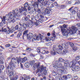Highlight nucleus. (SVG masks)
<instances>
[{"label":"nucleus","mask_w":80,"mask_h":80,"mask_svg":"<svg viewBox=\"0 0 80 80\" xmlns=\"http://www.w3.org/2000/svg\"><path fill=\"white\" fill-rule=\"evenodd\" d=\"M62 49H63V47L60 45H58L57 49L55 45H54L53 46L52 51L51 52V55H55L56 53L55 52L57 53H62V54H66V53H68L67 49H65L63 50H62Z\"/></svg>","instance_id":"obj_1"},{"label":"nucleus","mask_w":80,"mask_h":80,"mask_svg":"<svg viewBox=\"0 0 80 80\" xmlns=\"http://www.w3.org/2000/svg\"><path fill=\"white\" fill-rule=\"evenodd\" d=\"M45 0H38L37 1L35 2L33 1H31V3L32 4V7H38V5L41 3L40 4V6L41 7H47L46 5H45L42 3L44 2Z\"/></svg>","instance_id":"obj_2"},{"label":"nucleus","mask_w":80,"mask_h":80,"mask_svg":"<svg viewBox=\"0 0 80 80\" xmlns=\"http://www.w3.org/2000/svg\"><path fill=\"white\" fill-rule=\"evenodd\" d=\"M18 13V9H16L15 10H13L12 12H11L9 13L8 15L11 18H16V16L18 17H20L21 16V13Z\"/></svg>","instance_id":"obj_3"},{"label":"nucleus","mask_w":80,"mask_h":80,"mask_svg":"<svg viewBox=\"0 0 80 80\" xmlns=\"http://www.w3.org/2000/svg\"><path fill=\"white\" fill-rule=\"evenodd\" d=\"M65 60L63 59L62 58H59L58 59V60H57L55 61V64H53V67H54L55 68H58V67H62V63L60 62H65Z\"/></svg>","instance_id":"obj_4"},{"label":"nucleus","mask_w":80,"mask_h":80,"mask_svg":"<svg viewBox=\"0 0 80 80\" xmlns=\"http://www.w3.org/2000/svg\"><path fill=\"white\" fill-rule=\"evenodd\" d=\"M66 28H67V25L65 24L63 25V26L61 27V31L63 36H65L66 37H68V31H67L66 29H64Z\"/></svg>","instance_id":"obj_5"},{"label":"nucleus","mask_w":80,"mask_h":80,"mask_svg":"<svg viewBox=\"0 0 80 80\" xmlns=\"http://www.w3.org/2000/svg\"><path fill=\"white\" fill-rule=\"evenodd\" d=\"M28 38H36V39L37 40H42V35H41V34H39V35L37 36V35L33 36V34L32 33H30L29 34L28 36Z\"/></svg>","instance_id":"obj_6"},{"label":"nucleus","mask_w":80,"mask_h":80,"mask_svg":"<svg viewBox=\"0 0 80 80\" xmlns=\"http://www.w3.org/2000/svg\"><path fill=\"white\" fill-rule=\"evenodd\" d=\"M17 62L18 64L20 63V62L21 63H23L25 62L26 61V60H27V57H25L24 58H22L20 57H16Z\"/></svg>","instance_id":"obj_7"},{"label":"nucleus","mask_w":80,"mask_h":80,"mask_svg":"<svg viewBox=\"0 0 80 80\" xmlns=\"http://www.w3.org/2000/svg\"><path fill=\"white\" fill-rule=\"evenodd\" d=\"M72 29H70L69 30H68V34H69V33H77V30H78V28H77L76 27H75L74 26H72L71 28Z\"/></svg>","instance_id":"obj_8"},{"label":"nucleus","mask_w":80,"mask_h":80,"mask_svg":"<svg viewBox=\"0 0 80 80\" xmlns=\"http://www.w3.org/2000/svg\"><path fill=\"white\" fill-rule=\"evenodd\" d=\"M11 65H13L14 67H15V63H17V59L15 58H12L11 60V61L9 63Z\"/></svg>","instance_id":"obj_9"},{"label":"nucleus","mask_w":80,"mask_h":80,"mask_svg":"<svg viewBox=\"0 0 80 80\" xmlns=\"http://www.w3.org/2000/svg\"><path fill=\"white\" fill-rule=\"evenodd\" d=\"M71 67L72 68V71H76V72L79 71V70L80 71V68H79L78 66H75L74 65L73 66Z\"/></svg>","instance_id":"obj_10"},{"label":"nucleus","mask_w":80,"mask_h":80,"mask_svg":"<svg viewBox=\"0 0 80 80\" xmlns=\"http://www.w3.org/2000/svg\"><path fill=\"white\" fill-rule=\"evenodd\" d=\"M47 68V67H44L42 66L41 67V68H38V70L36 71V73H38L39 72H40V73H42L44 70L46 69Z\"/></svg>","instance_id":"obj_11"},{"label":"nucleus","mask_w":80,"mask_h":80,"mask_svg":"<svg viewBox=\"0 0 80 80\" xmlns=\"http://www.w3.org/2000/svg\"><path fill=\"white\" fill-rule=\"evenodd\" d=\"M11 29H10V31H9V30H7V28H3V27H2V32H7V33L8 34H9V33H10V32H11L12 31H11Z\"/></svg>","instance_id":"obj_12"},{"label":"nucleus","mask_w":80,"mask_h":80,"mask_svg":"<svg viewBox=\"0 0 80 80\" xmlns=\"http://www.w3.org/2000/svg\"><path fill=\"white\" fill-rule=\"evenodd\" d=\"M15 66L13 64H11L10 63H9V65H8L7 67V69H8V70H13V68H15Z\"/></svg>","instance_id":"obj_13"},{"label":"nucleus","mask_w":80,"mask_h":80,"mask_svg":"<svg viewBox=\"0 0 80 80\" xmlns=\"http://www.w3.org/2000/svg\"><path fill=\"white\" fill-rule=\"evenodd\" d=\"M52 9H50V8L48 9V7H46V9L45 10V12L46 14H48L52 12Z\"/></svg>","instance_id":"obj_14"},{"label":"nucleus","mask_w":80,"mask_h":80,"mask_svg":"<svg viewBox=\"0 0 80 80\" xmlns=\"http://www.w3.org/2000/svg\"><path fill=\"white\" fill-rule=\"evenodd\" d=\"M34 68H41L42 66H40V63L38 62L37 63H35L33 66Z\"/></svg>","instance_id":"obj_15"},{"label":"nucleus","mask_w":80,"mask_h":80,"mask_svg":"<svg viewBox=\"0 0 80 80\" xmlns=\"http://www.w3.org/2000/svg\"><path fill=\"white\" fill-rule=\"evenodd\" d=\"M77 63V61L75 60H73L72 62H71L69 64V66L70 67H73V65H75Z\"/></svg>","instance_id":"obj_16"},{"label":"nucleus","mask_w":80,"mask_h":80,"mask_svg":"<svg viewBox=\"0 0 80 80\" xmlns=\"http://www.w3.org/2000/svg\"><path fill=\"white\" fill-rule=\"evenodd\" d=\"M12 32H15V30H18L19 32V26L18 25H17L15 27V28H12Z\"/></svg>","instance_id":"obj_17"},{"label":"nucleus","mask_w":80,"mask_h":80,"mask_svg":"<svg viewBox=\"0 0 80 80\" xmlns=\"http://www.w3.org/2000/svg\"><path fill=\"white\" fill-rule=\"evenodd\" d=\"M28 30H27L26 31H25L23 32V35L22 37V38L23 39H24V37H25V36H28V34L27 33H28Z\"/></svg>","instance_id":"obj_18"},{"label":"nucleus","mask_w":80,"mask_h":80,"mask_svg":"<svg viewBox=\"0 0 80 80\" xmlns=\"http://www.w3.org/2000/svg\"><path fill=\"white\" fill-rule=\"evenodd\" d=\"M73 7H72L68 10L69 11H70L71 13L72 14V15H74V14H75V13H76V12H75L73 9H72Z\"/></svg>","instance_id":"obj_19"},{"label":"nucleus","mask_w":80,"mask_h":80,"mask_svg":"<svg viewBox=\"0 0 80 80\" xmlns=\"http://www.w3.org/2000/svg\"><path fill=\"white\" fill-rule=\"evenodd\" d=\"M65 66L63 67V65H62V66L60 67H58L56 68H56L57 69H63V70H67V66Z\"/></svg>","instance_id":"obj_20"},{"label":"nucleus","mask_w":80,"mask_h":80,"mask_svg":"<svg viewBox=\"0 0 80 80\" xmlns=\"http://www.w3.org/2000/svg\"><path fill=\"white\" fill-rule=\"evenodd\" d=\"M28 27H29V28H32L33 26L34 25V24L33 23V22H30L29 23H28Z\"/></svg>","instance_id":"obj_21"},{"label":"nucleus","mask_w":80,"mask_h":80,"mask_svg":"<svg viewBox=\"0 0 80 80\" xmlns=\"http://www.w3.org/2000/svg\"><path fill=\"white\" fill-rule=\"evenodd\" d=\"M22 27L25 30H26L27 27H28V26L27 24H26L25 23H22Z\"/></svg>","instance_id":"obj_22"},{"label":"nucleus","mask_w":80,"mask_h":80,"mask_svg":"<svg viewBox=\"0 0 80 80\" xmlns=\"http://www.w3.org/2000/svg\"><path fill=\"white\" fill-rule=\"evenodd\" d=\"M4 68H5V67H4L3 65H0V75H1V73L2 72V70H3Z\"/></svg>","instance_id":"obj_23"},{"label":"nucleus","mask_w":80,"mask_h":80,"mask_svg":"<svg viewBox=\"0 0 80 80\" xmlns=\"http://www.w3.org/2000/svg\"><path fill=\"white\" fill-rule=\"evenodd\" d=\"M26 7H24V8H23V9H20V11L19 12L20 13H22V11H25L27 12V9L26 8Z\"/></svg>","instance_id":"obj_24"},{"label":"nucleus","mask_w":80,"mask_h":80,"mask_svg":"<svg viewBox=\"0 0 80 80\" xmlns=\"http://www.w3.org/2000/svg\"><path fill=\"white\" fill-rule=\"evenodd\" d=\"M35 22H33V23H34V25H35L36 26H38L39 25H40V22H39L38 20L37 21V20H36Z\"/></svg>","instance_id":"obj_25"},{"label":"nucleus","mask_w":80,"mask_h":80,"mask_svg":"<svg viewBox=\"0 0 80 80\" xmlns=\"http://www.w3.org/2000/svg\"><path fill=\"white\" fill-rule=\"evenodd\" d=\"M29 38V41L30 42H33V41H35V40H36V38Z\"/></svg>","instance_id":"obj_26"},{"label":"nucleus","mask_w":80,"mask_h":80,"mask_svg":"<svg viewBox=\"0 0 80 80\" xmlns=\"http://www.w3.org/2000/svg\"><path fill=\"white\" fill-rule=\"evenodd\" d=\"M31 20L32 22H35L36 21L35 17L34 16H32L31 17Z\"/></svg>","instance_id":"obj_27"},{"label":"nucleus","mask_w":80,"mask_h":80,"mask_svg":"<svg viewBox=\"0 0 80 80\" xmlns=\"http://www.w3.org/2000/svg\"><path fill=\"white\" fill-rule=\"evenodd\" d=\"M35 7H33V6H32V8H31V11L32 12V13L34 12L35 10H36V9H35Z\"/></svg>","instance_id":"obj_28"},{"label":"nucleus","mask_w":80,"mask_h":80,"mask_svg":"<svg viewBox=\"0 0 80 80\" xmlns=\"http://www.w3.org/2000/svg\"><path fill=\"white\" fill-rule=\"evenodd\" d=\"M22 30V31L25 30L23 27V26H20L19 28V32H21Z\"/></svg>","instance_id":"obj_29"},{"label":"nucleus","mask_w":80,"mask_h":80,"mask_svg":"<svg viewBox=\"0 0 80 80\" xmlns=\"http://www.w3.org/2000/svg\"><path fill=\"white\" fill-rule=\"evenodd\" d=\"M22 31H20L19 32L17 36V37L18 38H20V37L22 36Z\"/></svg>","instance_id":"obj_30"},{"label":"nucleus","mask_w":80,"mask_h":80,"mask_svg":"<svg viewBox=\"0 0 80 80\" xmlns=\"http://www.w3.org/2000/svg\"><path fill=\"white\" fill-rule=\"evenodd\" d=\"M70 43V42H64V44H62V46L65 45V46H66V47H68V46L69 44Z\"/></svg>","instance_id":"obj_31"},{"label":"nucleus","mask_w":80,"mask_h":80,"mask_svg":"<svg viewBox=\"0 0 80 80\" xmlns=\"http://www.w3.org/2000/svg\"><path fill=\"white\" fill-rule=\"evenodd\" d=\"M59 70L62 73H67V70L65 69H59Z\"/></svg>","instance_id":"obj_32"},{"label":"nucleus","mask_w":80,"mask_h":80,"mask_svg":"<svg viewBox=\"0 0 80 80\" xmlns=\"http://www.w3.org/2000/svg\"><path fill=\"white\" fill-rule=\"evenodd\" d=\"M78 49V47H73L72 48V50H73V52H76Z\"/></svg>","instance_id":"obj_33"},{"label":"nucleus","mask_w":80,"mask_h":80,"mask_svg":"<svg viewBox=\"0 0 80 80\" xmlns=\"http://www.w3.org/2000/svg\"><path fill=\"white\" fill-rule=\"evenodd\" d=\"M61 79L62 80H67V77L66 75L63 76L62 77V78Z\"/></svg>","instance_id":"obj_34"},{"label":"nucleus","mask_w":80,"mask_h":80,"mask_svg":"<svg viewBox=\"0 0 80 80\" xmlns=\"http://www.w3.org/2000/svg\"><path fill=\"white\" fill-rule=\"evenodd\" d=\"M25 66L26 68H28L30 67V64L29 62H26L25 64Z\"/></svg>","instance_id":"obj_35"},{"label":"nucleus","mask_w":80,"mask_h":80,"mask_svg":"<svg viewBox=\"0 0 80 80\" xmlns=\"http://www.w3.org/2000/svg\"><path fill=\"white\" fill-rule=\"evenodd\" d=\"M52 75H53V76H56L57 75V73L54 71H53L52 72Z\"/></svg>","instance_id":"obj_36"},{"label":"nucleus","mask_w":80,"mask_h":80,"mask_svg":"<svg viewBox=\"0 0 80 80\" xmlns=\"http://www.w3.org/2000/svg\"><path fill=\"white\" fill-rule=\"evenodd\" d=\"M36 11L37 12H38V13H41L42 12V11H41V10L40 9L37 8L36 9Z\"/></svg>","instance_id":"obj_37"},{"label":"nucleus","mask_w":80,"mask_h":80,"mask_svg":"<svg viewBox=\"0 0 80 80\" xmlns=\"http://www.w3.org/2000/svg\"><path fill=\"white\" fill-rule=\"evenodd\" d=\"M2 22L4 24H6L7 23V22H6V18H3L2 19Z\"/></svg>","instance_id":"obj_38"},{"label":"nucleus","mask_w":80,"mask_h":80,"mask_svg":"<svg viewBox=\"0 0 80 80\" xmlns=\"http://www.w3.org/2000/svg\"><path fill=\"white\" fill-rule=\"evenodd\" d=\"M58 7H60L61 9H63L65 7V6L64 5H59Z\"/></svg>","instance_id":"obj_39"},{"label":"nucleus","mask_w":80,"mask_h":80,"mask_svg":"<svg viewBox=\"0 0 80 80\" xmlns=\"http://www.w3.org/2000/svg\"><path fill=\"white\" fill-rule=\"evenodd\" d=\"M76 26L77 27V28H78V30H80V23H77L76 24Z\"/></svg>","instance_id":"obj_40"},{"label":"nucleus","mask_w":80,"mask_h":80,"mask_svg":"<svg viewBox=\"0 0 80 80\" xmlns=\"http://www.w3.org/2000/svg\"><path fill=\"white\" fill-rule=\"evenodd\" d=\"M34 64H35V61H34V60L31 61L30 62V65L32 66H33V65H34Z\"/></svg>","instance_id":"obj_41"},{"label":"nucleus","mask_w":80,"mask_h":80,"mask_svg":"<svg viewBox=\"0 0 80 80\" xmlns=\"http://www.w3.org/2000/svg\"><path fill=\"white\" fill-rule=\"evenodd\" d=\"M29 5H28V3L27 2H26L24 4V7H28Z\"/></svg>","instance_id":"obj_42"},{"label":"nucleus","mask_w":80,"mask_h":80,"mask_svg":"<svg viewBox=\"0 0 80 80\" xmlns=\"http://www.w3.org/2000/svg\"><path fill=\"white\" fill-rule=\"evenodd\" d=\"M74 11L76 12V13L78 12V8L75 7L74 8Z\"/></svg>","instance_id":"obj_43"},{"label":"nucleus","mask_w":80,"mask_h":80,"mask_svg":"<svg viewBox=\"0 0 80 80\" xmlns=\"http://www.w3.org/2000/svg\"><path fill=\"white\" fill-rule=\"evenodd\" d=\"M18 76H16L15 78H13L11 79L10 80H16L18 79Z\"/></svg>","instance_id":"obj_44"},{"label":"nucleus","mask_w":80,"mask_h":80,"mask_svg":"<svg viewBox=\"0 0 80 80\" xmlns=\"http://www.w3.org/2000/svg\"><path fill=\"white\" fill-rule=\"evenodd\" d=\"M45 40H46V41H50L51 40V39L49 37H46L45 38Z\"/></svg>","instance_id":"obj_45"},{"label":"nucleus","mask_w":80,"mask_h":80,"mask_svg":"<svg viewBox=\"0 0 80 80\" xmlns=\"http://www.w3.org/2000/svg\"><path fill=\"white\" fill-rule=\"evenodd\" d=\"M47 9V8H44V7H42V8H40V10H41V11H44H44H45V10H46V9Z\"/></svg>","instance_id":"obj_46"},{"label":"nucleus","mask_w":80,"mask_h":80,"mask_svg":"<svg viewBox=\"0 0 80 80\" xmlns=\"http://www.w3.org/2000/svg\"><path fill=\"white\" fill-rule=\"evenodd\" d=\"M7 28H8V30H9V32H10V29H11V31H12V32H10V33H13V30H12V28H10L9 27H8V26H7Z\"/></svg>","instance_id":"obj_47"},{"label":"nucleus","mask_w":80,"mask_h":80,"mask_svg":"<svg viewBox=\"0 0 80 80\" xmlns=\"http://www.w3.org/2000/svg\"><path fill=\"white\" fill-rule=\"evenodd\" d=\"M13 72H10L9 73V77H12V76H13Z\"/></svg>","instance_id":"obj_48"},{"label":"nucleus","mask_w":80,"mask_h":80,"mask_svg":"<svg viewBox=\"0 0 80 80\" xmlns=\"http://www.w3.org/2000/svg\"><path fill=\"white\" fill-rule=\"evenodd\" d=\"M55 79L56 80H61L59 76H57L55 77Z\"/></svg>","instance_id":"obj_49"},{"label":"nucleus","mask_w":80,"mask_h":80,"mask_svg":"<svg viewBox=\"0 0 80 80\" xmlns=\"http://www.w3.org/2000/svg\"><path fill=\"white\" fill-rule=\"evenodd\" d=\"M80 58V56L79 55L77 56L76 57V60L77 61L78 60H79Z\"/></svg>","instance_id":"obj_50"},{"label":"nucleus","mask_w":80,"mask_h":80,"mask_svg":"<svg viewBox=\"0 0 80 80\" xmlns=\"http://www.w3.org/2000/svg\"><path fill=\"white\" fill-rule=\"evenodd\" d=\"M24 20L25 21H26L27 22H28V21H29V19L27 17L25 16L24 17Z\"/></svg>","instance_id":"obj_51"},{"label":"nucleus","mask_w":80,"mask_h":80,"mask_svg":"<svg viewBox=\"0 0 80 80\" xmlns=\"http://www.w3.org/2000/svg\"><path fill=\"white\" fill-rule=\"evenodd\" d=\"M26 51L28 52H31L32 51V48H27Z\"/></svg>","instance_id":"obj_52"},{"label":"nucleus","mask_w":80,"mask_h":80,"mask_svg":"<svg viewBox=\"0 0 80 80\" xmlns=\"http://www.w3.org/2000/svg\"><path fill=\"white\" fill-rule=\"evenodd\" d=\"M38 22H39V23H42L43 22V21L42 19H39Z\"/></svg>","instance_id":"obj_53"},{"label":"nucleus","mask_w":80,"mask_h":80,"mask_svg":"<svg viewBox=\"0 0 80 80\" xmlns=\"http://www.w3.org/2000/svg\"><path fill=\"white\" fill-rule=\"evenodd\" d=\"M69 45H70L71 47H74V44L72 42H70Z\"/></svg>","instance_id":"obj_54"},{"label":"nucleus","mask_w":80,"mask_h":80,"mask_svg":"<svg viewBox=\"0 0 80 80\" xmlns=\"http://www.w3.org/2000/svg\"><path fill=\"white\" fill-rule=\"evenodd\" d=\"M42 15L43 16H45L46 15V13H45V12H44L43 11H42L41 12Z\"/></svg>","instance_id":"obj_55"},{"label":"nucleus","mask_w":80,"mask_h":80,"mask_svg":"<svg viewBox=\"0 0 80 80\" xmlns=\"http://www.w3.org/2000/svg\"><path fill=\"white\" fill-rule=\"evenodd\" d=\"M43 74L45 75H47V70H44V71H43Z\"/></svg>","instance_id":"obj_56"},{"label":"nucleus","mask_w":80,"mask_h":80,"mask_svg":"<svg viewBox=\"0 0 80 80\" xmlns=\"http://www.w3.org/2000/svg\"><path fill=\"white\" fill-rule=\"evenodd\" d=\"M68 61H65L64 62V65L65 66H67V65L68 64Z\"/></svg>","instance_id":"obj_57"},{"label":"nucleus","mask_w":80,"mask_h":80,"mask_svg":"<svg viewBox=\"0 0 80 80\" xmlns=\"http://www.w3.org/2000/svg\"><path fill=\"white\" fill-rule=\"evenodd\" d=\"M67 77V79H69V78H70L71 77H72V76L70 75H68L66 76Z\"/></svg>","instance_id":"obj_58"},{"label":"nucleus","mask_w":80,"mask_h":80,"mask_svg":"<svg viewBox=\"0 0 80 80\" xmlns=\"http://www.w3.org/2000/svg\"><path fill=\"white\" fill-rule=\"evenodd\" d=\"M10 46H11V45H10V44H6L5 45V47H7V48L10 47Z\"/></svg>","instance_id":"obj_59"},{"label":"nucleus","mask_w":80,"mask_h":80,"mask_svg":"<svg viewBox=\"0 0 80 80\" xmlns=\"http://www.w3.org/2000/svg\"><path fill=\"white\" fill-rule=\"evenodd\" d=\"M54 4L55 6H57V7H58L59 6V5L58 6V3H57V2H55L54 3Z\"/></svg>","instance_id":"obj_60"},{"label":"nucleus","mask_w":80,"mask_h":80,"mask_svg":"<svg viewBox=\"0 0 80 80\" xmlns=\"http://www.w3.org/2000/svg\"><path fill=\"white\" fill-rule=\"evenodd\" d=\"M53 7H54V5H53V3H52V4H51L50 6V8H53Z\"/></svg>","instance_id":"obj_61"},{"label":"nucleus","mask_w":80,"mask_h":80,"mask_svg":"<svg viewBox=\"0 0 80 80\" xmlns=\"http://www.w3.org/2000/svg\"><path fill=\"white\" fill-rule=\"evenodd\" d=\"M42 50H45V51H46L47 50V48L46 47H42Z\"/></svg>","instance_id":"obj_62"},{"label":"nucleus","mask_w":80,"mask_h":80,"mask_svg":"<svg viewBox=\"0 0 80 80\" xmlns=\"http://www.w3.org/2000/svg\"><path fill=\"white\" fill-rule=\"evenodd\" d=\"M52 3L53 2H50L47 3V5H48V6L49 5L50 6L51 5H52Z\"/></svg>","instance_id":"obj_63"},{"label":"nucleus","mask_w":80,"mask_h":80,"mask_svg":"<svg viewBox=\"0 0 80 80\" xmlns=\"http://www.w3.org/2000/svg\"><path fill=\"white\" fill-rule=\"evenodd\" d=\"M44 5H46V7L47 5V4L48 3V2H47V1L46 0L44 2Z\"/></svg>","instance_id":"obj_64"}]
</instances>
